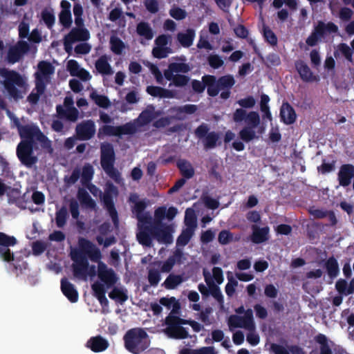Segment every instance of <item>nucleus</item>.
I'll list each match as a JSON object with an SVG mask.
<instances>
[{"instance_id": "nucleus-35", "label": "nucleus", "mask_w": 354, "mask_h": 354, "mask_svg": "<svg viewBox=\"0 0 354 354\" xmlns=\"http://www.w3.org/2000/svg\"><path fill=\"white\" fill-rule=\"evenodd\" d=\"M146 91L153 97H159L161 98H172L174 95L172 91L164 88L157 86H148Z\"/></svg>"}, {"instance_id": "nucleus-7", "label": "nucleus", "mask_w": 354, "mask_h": 354, "mask_svg": "<svg viewBox=\"0 0 354 354\" xmlns=\"http://www.w3.org/2000/svg\"><path fill=\"white\" fill-rule=\"evenodd\" d=\"M338 31V26L333 22L325 24L322 21H318L311 34L308 37L306 43L310 46H315L318 41L324 37L326 32L336 33Z\"/></svg>"}, {"instance_id": "nucleus-57", "label": "nucleus", "mask_w": 354, "mask_h": 354, "mask_svg": "<svg viewBox=\"0 0 354 354\" xmlns=\"http://www.w3.org/2000/svg\"><path fill=\"white\" fill-rule=\"evenodd\" d=\"M159 301L160 305H162L167 307V308H170L171 306H173V311H175L180 308L179 303L174 297H171L170 298L162 297L160 298Z\"/></svg>"}, {"instance_id": "nucleus-19", "label": "nucleus", "mask_w": 354, "mask_h": 354, "mask_svg": "<svg viewBox=\"0 0 354 354\" xmlns=\"http://www.w3.org/2000/svg\"><path fill=\"white\" fill-rule=\"evenodd\" d=\"M353 178L354 165L349 163L342 165L337 173L339 185L343 187H348Z\"/></svg>"}, {"instance_id": "nucleus-53", "label": "nucleus", "mask_w": 354, "mask_h": 354, "mask_svg": "<svg viewBox=\"0 0 354 354\" xmlns=\"http://www.w3.org/2000/svg\"><path fill=\"white\" fill-rule=\"evenodd\" d=\"M246 127H251V128H256L260 123V117L257 111H250L248 113L245 121Z\"/></svg>"}, {"instance_id": "nucleus-36", "label": "nucleus", "mask_w": 354, "mask_h": 354, "mask_svg": "<svg viewBox=\"0 0 354 354\" xmlns=\"http://www.w3.org/2000/svg\"><path fill=\"white\" fill-rule=\"evenodd\" d=\"M72 268L75 277L81 279H86L87 277V271L88 268V261H80V262L73 263Z\"/></svg>"}, {"instance_id": "nucleus-24", "label": "nucleus", "mask_w": 354, "mask_h": 354, "mask_svg": "<svg viewBox=\"0 0 354 354\" xmlns=\"http://www.w3.org/2000/svg\"><path fill=\"white\" fill-rule=\"evenodd\" d=\"M86 347L90 348L93 352L100 353L104 351L109 346L107 339L101 335L91 337L86 342Z\"/></svg>"}, {"instance_id": "nucleus-51", "label": "nucleus", "mask_w": 354, "mask_h": 354, "mask_svg": "<svg viewBox=\"0 0 354 354\" xmlns=\"http://www.w3.org/2000/svg\"><path fill=\"white\" fill-rule=\"evenodd\" d=\"M111 50L115 55H120L124 48V42L117 37H112L110 39Z\"/></svg>"}, {"instance_id": "nucleus-56", "label": "nucleus", "mask_w": 354, "mask_h": 354, "mask_svg": "<svg viewBox=\"0 0 354 354\" xmlns=\"http://www.w3.org/2000/svg\"><path fill=\"white\" fill-rule=\"evenodd\" d=\"M160 279V271L156 269H149L148 272V281L151 286H157Z\"/></svg>"}, {"instance_id": "nucleus-1", "label": "nucleus", "mask_w": 354, "mask_h": 354, "mask_svg": "<svg viewBox=\"0 0 354 354\" xmlns=\"http://www.w3.org/2000/svg\"><path fill=\"white\" fill-rule=\"evenodd\" d=\"M173 227L171 225L162 223L157 225L151 221V224L139 225L136 236L138 242L147 247L151 246L153 239L160 243L170 244L173 242Z\"/></svg>"}, {"instance_id": "nucleus-45", "label": "nucleus", "mask_w": 354, "mask_h": 354, "mask_svg": "<svg viewBox=\"0 0 354 354\" xmlns=\"http://www.w3.org/2000/svg\"><path fill=\"white\" fill-rule=\"evenodd\" d=\"M68 217L67 209L66 207H62L59 210H57L55 213V223L58 227H63L67 221V218Z\"/></svg>"}, {"instance_id": "nucleus-32", "label": "nucleus", "mask_w": 354, "mask_h": 354, "mask_svg": "<svg viewBox=\"0 0 354 354\" xmlns=\"http://www.w3.org/2000/svg\"><path fill=\"white\" fill-rule=\"evenodd\" d=\"M66 36L74 42L85 41L89 39L90 34L88 30L86 28H73Z\"/></svg>"}, {"instance_id": "nucleus-34", "label": "nucleus", "mask_w": 354, "mask_h": 354, "mask_svg": "<svg viewBox=\"0 0 354 354\" xmlns=\"http://www.w3.org/2000/svg\"><path fill=\"white\" fill-rule=\"evenodd\" d=\"M176 166L179 169L180 174L185 178L190 179L194 176V169L188 160L179 159L176 162Z\"/></svg>"}, {"instance_id": "nucleus-30", "label": "nucleus", "mask_w": 354, "mask_h": 354, "mask_svg": "<svg viewBox=\"0 0 354 354\" xmlns=\"http://www.w3.org/2000/svg\"><path fill=\"white\" fill-rule=\"evenodd\" d=\"M252 230L253 232L251 236V240L254 243H261L268 239V227H259L257 225H253Z\"/></svg>"}, {"instance_id": "nucleus-39", "label": "nucleus", "mask_w": 354, "mask_h": 354, "mask_svg": "<svg viewBox=\"0 0 354 354\" xmlns=\"http://www.w3.org/2000/svg\"><path fill=\"white\" fill-rule=\"evenodd\" d=\"M136 32L138 35L143 37L147 40H151L153 37V32L150 25L145 21H141L137 24Z\"/></svg>"}, {"instance_id": "nucleus-46", "label": "nucleus", "mask_w": 354, "mask_h": 354, "mask_svg": "<svg viewBox=\"0 0 354 354\" xmlns=\"http://www.w3.org/2000/svg\"><path fill=\"white\" fill-rule=\"evenodd\" d=\"M46 87V86L45 85H41V87L39 88L38 86V83L35 82V89H36L37 92L35 93V92L32 91L28 95L27 101L32 105L37 104V102H39L40 95H41L45 92Z\"/></svg>"}, {"instance_id": "nucleus-11", "label": "nucleus", "mask_w": 354, "mask_h": 354, "mask_svg": "<svg viewBox=\"0 0 354 354\" xmlns=\"http://www.w3.org/2000/svg\"><path fill=\"white\" fill-rule=\"evenodd\" d=\"M228 325L233 328H243L252 330L255 328L252 309L246 310L244 316L232 315L229 317Z\"/></svg>"}, {"instance_id": "nucleus-27", "label": "nucleus", "mask_w": 354, "mask_h": 354, "mask_svg": "<svg viewBox=\"0 0 354 354\" xmlns=\"http://www.w3.org/2000/svg\"><path fill=\"white\" fill-rule=\"evenodd\" d=\"M202 80L207 88V94L210 97L216 96L221 91L216 77L214 75H205L202 77Z\"/></svg>"}, {"instance_id": "nucleus-4", "label": "nucleus", "mask_w": 354, "mask_h": 354, "mask_svg": "<svg viewBox=\"0 0 354 354\" xmlns=\"http://www.w3.org/2000/svg\"><path fill=\"white\" fill-rule=\"evenodd\" d=\"M115 153L112 144L102 142L100 145V164L104 172L116 183L122 180L121 174L115 168Z\"/></svg>"}, {"instance_id": "nucleus-17", "label": "nucleus", "mask_w": 354, "mask_h": 354, "mask_svg": "<svg viewBox=\"0 0 354 354\" xmlns=\"http://www.w3.org/2000/svg\"><path fill=\"white\" fill-rule=\"evenodd\" d=\"M80 250L87 256L93 262L101 260L102 253L100 250L91 241L85 238H80L78 240Z\"/></svg>"}, {"instance_id": "nucleus-22", "label": "nucleus", "mask_w": 354, "mask_h": 354, "mask_svg": "<svg viewBox=\"0 0 354 354\" xmlns=\"http://www.w3.org/2000/svg\"><path fill=\"white\" fill-rule=\"evenodd\" d=\"M295 66L301 79L304 82H311L316 80V77L313 75L310 67L304 61L301 59L295 61Z\"/></svg>"}, {"instance_id": "nucleus-37", "label": "nucleus", "mask_w": 354, "mask_h": 354, "mask_svg": "<svg viewBox=\"0 0 354 354\" xmlns=\"http://www.w3.org/2000/svg\"><path fill=\"white\" fill-rule=\"evenodd\" d=\"M77 197L82 205L90 209H94L96 207L95 201L91 198L88 192L84 188H79Z\"/></svg>"}, {"instance_id": "nucleus-64", "label": "nucleus", "mask_w": 354, "mask_h": 354, "mask_svg": "<svg viewBox=\"0 0 354 354\" xmlns=\"http://www.w3.org/2000/svg\"><path fill=\"white\" fill-rule=\"evenodd\" d=\"M353 13L350 8L344 6L340 8L338 16L342 21H348L352 18Z\"/></svg>"}, {"instance_id": "nucleus-44", "label": "nucleus", "mask_w": 354, "mask_h": 354, "mask_svg": "<svg viewBox=\"0 0 354 354\" xmlns=\"http://www.w3.org/2000/svg\"><path fill=\"white\" fill-rule=\"evenodd\" d=\"M194 234L193 229L186 228L183 230L181 234L178 236L176 240V245L178 246H185L188 244L190 239Z\"/></svg>"}, {"instance_id": "nucleus-38", "label": "nucleus", "mask_w": 354, "mask_h": 354, "mask_svg": "<svg viewBox=\"0 0 354 354\" xmlns=\"http://www.w3.org/2000/svg\"><path fill=\"white\" fill-rule=\"evenodd\" d=\"M325 268L328 275L330 279L337 277L339 273V265L337 261L334 257H329L326 260L325 263Z\"/></svg>"}, {"instance_id": "nucleus-15", "label": "nucleus", "mask_w": 354, "mask_h": 354, "mask_svg": "<svg viewBox=\"0 0 354 354\" xmlns=\"http://www.w3.org/2000/svg\"><path fill=\"white\" fill-rule=\"evenodd\" d=\"M30 50V45L26 41H19L11 46L8 50L6 60L8 63L14 64L19 62L24 55Z\"/></svg>"}, {"instance_id": "nucleus-26", "label": "nucleus", "mask_w": 354, "mask_h": 354, "mask_svg": "<svg viewBox=\"0 0 354 354\" xmlns=\"http://www.w3.org/2000/svg\"><path fill=\"white\" fill-rule=\"evenodd\" d=\"M56 111L57 116L61 119H66L73 122H76L78 119L79 111L75 107L64 109L62 105H57Z\"/></svg>"}, {"instance_id": "nucleus-58", "label": "nucleus", "mask_w": 354, "mask_h": 354, "mask_svg": "<svg viewBox=\"0 0 354 354\" xmlns=\"http://www.w3.org/2000/svg\"><path fill=\"white\" fill-rule=\"evenodd\" d=\"M80 176H81L80 169L78 168H75L73 170L71 176H64V183L67 186H71L72 185H74L78 180Z\"/></svg>"}, {"instance_id": "nucleus-29", "label": "nucleus", "mask_w": 354, "mask_h": 354, "mask_svg": "<svg viewBox=\"0 0 354 354\" xmlns=\"http://www.w3.org/2000/svg\"><path fill=\"white\" fill-rule=\"evenodd\" d=\"M93 295L99 301L102 306H108L109 301L106 297V289L104 285L100 282L96 281L91 285Z\"/></svg>"}, {"instance_id": "nucleus-48", "label": "nucleus", "mask_w": 354, "mask_h": 354, "mask_svg": "<svg viewBox=\"0 0 354 354\" xmlns=\"http://www.w3.org/2000/svg\"><path fill=\"white\" fill-rule=\"evenodd\" d=\"M270 102V97L266 94H262L261 95V101H260V109L262 113H263V118H267L270 120H272V115L270 111V107L268 106V102Z\"/></svg>"}, {"instance_id": "nucleus-3", "label": "nucleus", "mask_w": 354, "mask_h": 354, "mask_svg": "<svg viewBox=\"0 0 354 354\" xmlns=\"http://www.w3.org/2000/svg\"><path fill=\"white\" fill-rule=\"evenodd\" d=\"M123 340L125 348L133 354H143L151 344L149 335L141 328H133L127 330Z\"/></svg>"}, {"instance_id": "nucleus-47", "label": "nucleus", "mask_w": 354, "mask_h": 354, "mask_svg": "<svg viewBox=\"0 0 354 354\" xmlns=\"http://www.w3.org/2000/svg\"><path fill=\"white\" fill-rule=\"evenodd\" d=\"M263 36L267 43L273 46H277L278 42L277 37L270 27L266 25L263 26Z\"/></svg>"}, {"instance_id": "nucleus-62", "label": "nucleus", "mask_w": 354, "mask_h": 354, "mask_svg": "<svg viewBox=\"0 0 354 354\" xmlns=\"http://www.w3.org/2000/svg\"><path fill=\"white\" fill-rule=\"evenodd\" d=\"M60 24L64 28H69L72 24V17L71 12L61 11L59 15Z\"/></svg>"}, {"instance_id": "nucleus-41", "label": "nucleus", "mask_w": 354, "mask_h": 354, "mask_svg": "<svg viewBox=\"0 0 354 354\" xmlns=\"http://www.w3.org/2000/svg\"><path fill=\"white\" fill-rule=\"evenodd\" d=\"M167 333L169 337L177 339H186L189 336L187 329L182 326L170 328V330L167 331Z\"/></svg>"}, {"instance_id": "nucleus-50", "label": "nucleus", "mask_w": 354, "mask_h": 354, "mask_svg": "<svg viewBox=\"0 0 354 354\" xmlns=\"http://www.w3.org/2000/svg\"><path fill=\"white\" fill-rule=\"evenodd\" d=\"M91 97L100 107L106 109L111 105V102L108 97L106 95L92 93L91 94Z\"/></svg>"}, {"instance_id": "nucleus-5", "label": "nucleus", "mask_w": 354, "mask_h": 354, "mask_svg": "<svg viewBox=\"0 0 354 354\" xmlns=\"http://www.w3.org/2000/svg\"><path fill=\"white\" fill-rule=\"evenodd\" d=\"M15 124L21 141H29L31 144H35V139L41 143L43 148L49 149L50 152L53 151L51 141L41 131L37 126L23 125L17 118L15 120Z\"/></svg>"}, {"instance_id": "nucleus-18", "label": "nucleus", "mask_w": 354, "mask_h": 354, "mask_svg": "<svg viewBox=\"0 0 354 354\" xmlns=\"http://www.w3.org/2000/svg\"><path fill=\"white\" fill-rule=\"evenodd\" d=\"M77 139L80 140H88L95 133V125L93 120H88L78 124L75 129Z\"/></svg>"}, {"instance_id": "nucleus-42", "label": "nucleus", "mask_w": 354, "mask_h": 354, "mask_svg": "<svg viewBox=\"0 0 354 354\" xmlns=\"http://www.w3.org/2000/svg\"><path fill=\"white\" fill-rule=\"evenodd\" d=\"M109 297L120 304H123L128 299V295L127 291L119 288H113V290L109 292Z\"/></svg>"}, {"instance_id": "nucleus-21", "label": "nucleus", "mask_w": 354, "mask_h": 354, "mask_svg": "<svg viewBox=\"0 0 354 354\" xmlns=\"http://www.w3.org/2000/svg\"><path fill=\"white\" fill-rule=\"evenodd\" d=\"M147 206L145 201H140L136 203L133 207L132 212L136 214V218L138 221V225H148L151 224L152 218L147 214H145L144 211Z\"/></svg>"}, {"instance_id": "nucleus-9", "label": "nucleus", "mask_w": 354, "mask_h": 354, "mask_svg": "<svg viewBox=\"0 0 354 354\" xmlns=\"http://www.w3.org/2000/svg\"><path fill=\"white\" fill-rule=\"evenodd\" d=\"M33 147L34 144L29 141H21L17 147V158L26 167H31L37 162V157L34 155Z\"/></svg>"}, {"instance_id": "nucleus-8", "label": "nucleus", "mask_w": 354, "mask_h": 354, "mask_svg": "<svg viewBox=\"0 0 354 354\" xmlns=\"http://www.w3.org/2000/svg\"><path fill=\"white\" fill-rule=\"evenodd\" d=\"M136 132V127L131 122L116 127L104 125L99 129L97 137L99 139H102L104 136L121 137L123 135H132Z\"/></svg>"}, {"instance_id": "nucleus-16", "label": "nucleus", "mask_w": 354, "mask_h": 354, "mask_svg": "<svg viewBox=\"0 0 354 354\" xmlns=\"http://www.w3.org/2000/svg\"><path fill=\"white\" fill-rule=\"evenodd\" d=\"M55 72V68L51 63L47 61H40L37 64V71L35 73V82L40 88L41 85L46 86L50 75Z\"/></svg>"}, {"instance_id": "nucleus-52", "label": "nucleus", "mask_w": 354, "mask_h": 354, "mask_svg": "<svg viewBox=\"0 0 354 354\" xmlns=\"http://www.w3.org/2000/svg\"><path fill=\"white\" fill-rule=\"evenodd\" d=\"M41 16V19L46 25V26L48 28H51L53 26L55 21V17L53 11L49 10L47 8H45L42 10Z\"/></svg>"}, {"instance_id": "nucleus-61", "label": "nucleus", "mask_w": 354, "mask_h": 354, "mask_svg": "<svg viewBox=\"0 0 354 354\" xmlns=\"http://www.w3.org/2000/svg\"><path fill=\"white\" fill-rule=\"evenodd\" d=\"M82 182L86 183L91 180L93 176V168L90 165H86L83 167L82 173Z\"/></svg>"}, {"instance_id": "nucleus-28", "label": "nucleus", "mask_w": 354, "mask_h": 354, "mask_svg": "<svg viewBox=\"0 0 354 354\" xmlns=\"http://www.w3.org/2000/svg\"><path fill=\"white\" fill-rule=\"evenodd\" d=\"M205 282L209 288V295H211L218 303L223 304V296L221 292L220 288L216 285L211 279L209 272H203Z\"/></svg>"}, {"instance_id": "nucleus-49", "label": "nucleus", "mask_w": 354, "mask_h": 354, "mask_svg": "<svg viewBox=\"0 0 354 354\" xmlns=\"http://www.w3.org/2000/svg\"><path fill=\"white\" fill-rule=\"evenodd\" d=\"M217 82L221 90L230 89L235 84L234 77L230 75L220 77Z\"/></svg>"}, {"instance_id": "nucleus-10", "label": "nucleus", "mask_w": 354, "mask_h": 354, "mask_svg": "<svg viewBox=\"0 0 354 354\" xmlns=\"http://www.w3.org/2000/svg\"><path fill=\"white\" fill-rule=\"evenodd\" d=\"M209 128L207 124L203 123L195 129V136L199 139H203V142L205 149H214L217 146L219 133L216 131L209 132Z\"/></svg>"}, {"instance_id": "nucleus-40", "label": "nucleus", "mask_w": 354, "mask_h": 354, "mask_svg": "<svg viewBox=\"0 0 354 354\" xmlns=\"http://www.w3.org/2000/svg\"><path fill=\"white\" fill-rule=\"evenodd\" d=\"M183 281L182 275L170 274L163 283L167 290H174Z\"/></svg>"}, {"instance_id": "nucleus-23", "label": "nucleus", "mask_w": 354, "mask_h": 354, "mask_svg": "<svg viewBox=\"0 0 354 354\" xmlns=\"http://www.w3.org/2000/svg\"><path fill=\"white\" fill-rule=\"evenodd\" d=\"M61 290L71 303H76L78 301L79 295L77 289L66 278H63L61 280Z\"/></svg>"}, {"instance_id": "nucleus-12", "label": "nucleus", "mask_w": 354, "mask_h": 354, "mask_svg": "<svg viewBox=\"0 0 354 354\" xmlns=\"http://www.w3.org/2000/svg\"><path fill=\"white\" fill-rule=\"evenodd\" d=\"M171 40L170 35H158L154 41L156 46L152 50L153 56L157 59H163L166 58L169 54L172 53V49L167 46Z\"/></svg>"}, {"instance_id": "nucleus-25", "label": "nucleus", "mask_w": 354, "mask_h": 354, "mask_svg": "<svg viewBox=\"0 0 354 354\" xmlns=\"http://www.w3.org/2000/svg\"><path fill=\"white\" fill-rule=\"evenodd\" d=\"M281 120L286 124H292L296 120V113L288 102H283L280 109Z\"/></svg>"}, {"instance_id": "nucleus-60", "label": "nucleus", "mask_w": 354, "mask_h": 354, "mask_svg": "<svg viewBox=\"0 0 354 354\" xmlns=\"http://www.w3.org/2000/svg\"><path fill=\"white\" fill-rule=\"evenodd\" d=\"M233 239V234L229 230H223L218 234V241L221 245H227Z\"/></svg>"}, {"instance_id": "nucleus-13", "label": "nucleus", "mask_w": 354, "mask_h": 354, "mask_svg": "<svg viewBox=\"0 0 354 354\" xmlns=\"http://www.w3.org/2000/svg\"><path fill=\"white\" fill-rule=\"evenodd\" d=\"M17 243L15 236L0 232V258L6 262L14 261V254L10 247L15 245Z\"/></svg>"}, {"instance_id": "nucleus-59", "label": "nucleus", "mask_w": 354, "mask_h": 354, "mask_svg": "<svg viewBox=\"0 0 354 354\" xmlns=\"http://www.w3.org/2000/svg\"><path fill=\"white\" fill-rule=\"evenodd\" d=\"M169 68L175 73H187L190 71V67L185 63L173 62L169 64Z\"/></svg>"}, {"instance_id": "nucleus-33", "label": "nucleus", "mask_w": 354, "mask_h": 354, "mask_svg": "<svg viewBox=\"0 0 354 354\" xmlns=\"http://www.w3.org/2000/svg\"><path fill=\"white\" fill-rule=\"evenodd\" d=\"M195 31L194 29L188 28L185 32H178L177 34V40L184 48H189L193 44L195 38Z\"/></svg>"}, {"instance_id": "nucleus-43", "label": "nucleus", "mask_w": 354, "mask_h": 354, "mask_svg": "<svg viewBox=\"0 0 354 354\" xmlns=\"http://www.w3.org/2000/svg\"><path fill=\"white\" fill-rule=\"evenodd\" d=\"M239 136L245 142H250L255 138H258L256 132L251 127H244L239 133Z\"/></svg>"}, {"instance_id": "nucleus-2", "label": "nucleus", "mask_w": 354, "mask_h": 354, "mask_svg": "<svg viewBox=\"0 0 354 354\" xmlns=\"http://www.w3.org/2000/svg\"><path fill=\"white\" fill-rule=\"evenodd\" d=\"M0 76L3 78L1 84L11 99L18 102L24 98L28 86L26 76L6 68H0Z\"/></svg>"}, {"instance_id": "nucleus-20", "label": "nucleus", "mask_w": 354, "mask_h": 354, "mask_svg": "<svg viewBox=\"0 0 354 354\" xmlns=\"http://www.w3.org/2000/svg\"><path fill=\"white\" fill-rule=\"evenodd\" d=\"M315 341L319 344V354H348L345 349L341 347L335 348L333 351L329 345L327 337L319 333L315 337Z\"/></svg>"}, {"instance_id": "nucleus-31", "label": "nucleus", "mask_w": 354, "mask_h": 354, "mask_svg": "<svg viewBox=\"0 0 354 354\" xmlns=\"http://www.w3.org/2000/svg\"><path fill=\"white\" fill-rule=\"evenodd\" d=\"M109 58L106 55L100 56L95 62V66L97 72L103 75H110L113 71L109 63Z\"/></svg>"}, {"instance_id": "nucleus-54", "label": "nucleus", "mask_w": 354, "mask_h": 354, "mask_svg": "<svg viewBox=\"0 0 354 354\" xmlns=\"http://www.w3.org/2000/svg\"><path fill=\"white\" fill-rule=\"evenodd\" d=\"M207 62L210 67L218 69L223 66L224 62L221 57L216 54H211L207 57Z\"/></svg>"}, {"instance_id": "nucleus-14", "label": "nucleus", "mask_w": 354, "mask_h": 354, "mask_svg": "<svg viewBox=\"0 0 354 354\" xmlns=\"http://www.w3.org/2000/svg\"><path fill=\"white\" fill-rule=\"evenodd\" d=\"M97 263V277L106 285L107 288L113 287L118 281V277L112 268H108L106 264L100 260Z\"/></svg>"}, {"instance_id": "nucleus-55", "label": "nucleus", "mask_w": 354, "mask_h": 354, "mask_svg": "<svg viewBox=\"0 0 354 354\" xmlns=\"http://www.w3.org/2000/svg\"><path fill=\"white\" fill-rule=\"evenodd\" d=\"M154 108L151 106L150 109L147 108L142 111L139 115V119L144 124L150 123L154 118L153 115Z\"/></svg>"}, {"instance_id": "nucleus-6", "label": "nucleus", "mask_w": 354, "mask_h": 354, "mask_svg": "<svg viewBox=\"0 0 354 354\" xmlns=\"http://www.w3.org/2000/svg\"><path fill=\"white\" fill-rule=\"evenodd\" d=\"M118 194L119 192L117 187L111 183H107L104 193L100 195L103 207L107 211L115 227L119 225V218L114 199L118 196Z\"/></svg>"}, {"instance_id": "nucleus-63", "label": "nucleus", "mask_w": 354, "mask_h": 354, "mask_svg": "<svg viewBox=\"0 0 354 354\" xmlns=\"http://www.w3.org/2000/svg\"><path fill=\"white\" fill-rule=\"evenodd\" d=\"M169 15L176 20H183L187 17V12L179 7H173L169 10Z\"/></svg>"}]
</instances>
